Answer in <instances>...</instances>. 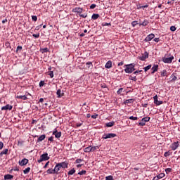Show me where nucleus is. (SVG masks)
I'll use <instances>...</instances> for the list:
<instances>
[{
    "label": "nucleus",
    "instance_id": "nucleus-62",
    "mask_svg": "<svg viewBox=\"0 0 180 180\" xmlns=\"http://www.w3.org/2000/svg\"><path fill=\"white\" fill-rule=\"evenodd\" d=\"M19 164L21 165V167H23V160H20Z\"/></svg>",
    "mask_w": 180,
    "mask_h": 180
},
{
    "label": "nucleus",
    "instance_id": "nucleus-56",
    "mask_svg": "<svg viewBox=\"0 0 180 180\" xmlns=\"http://www.w3.org/2000/svg\"><path fill=\"white\" fill-rule=\"evenodd\" d=\"M50 164V161H48L46 164H45V165L44 166V169H46V168H47V167H49V165Z\"/></svg>",
    "mask_w": 180,
    "mask_h": 180
},
{
    "label": "nucleus",
    "instance_id": "nucleus-31",
    "mask_svg": "<svg viewBox=\"0 0 180 180\" xmlns=\"http://www.w3.org/2000/svg\"><path fill=\"white\" fill-rule=\"evenodd\" d=\"M151 67H152L151 65H148V66L145 67L143 68L145 72H147L148 71V70H151Z\"/></svg>",
    "mask_w": 180,
    "mask_h": 180
},
{
    "label": "nucleus",
    "instance_id": "nucleus-43",
    "mask_svg": "<svg viewBox=\"0 0 180 180\" xmlns=\"http://www.w3.org/2000/svg\"><path fill=\"white\" fill-rule=\"evenodd\" d=\"M166 174H169V172H172V169L171 168H167L165 169Z\"/></svg>",
    "mask_w": 180,
    "mask_h": 180
},
{
    "label": "nucleus",
    "instance_id": "nucleus-47",
    "mask_svg": "<svg viewBox=\"0 0 180 180\" xmlns=\"http://www.w3.org/2000/svg\"><path fill=\"white\" fill-rule=\"evenodd\" d=\"M32 36L34 39H39L40 37V34H33Z\"/></svg>",
    "mask_w": 180,
    "mask_h": 180
},
{
    "label": "nucleus",
    "instance_id": "nucleus-40",
    "mask_svg": "<svg viewBox=\"0 0 180 180\" xmlns=\"http://www.w3.org/2000/svg\"><path fill=\"white\" fill-rule=\"evenodd\" d=\"M105 180H113V176L110 175V176H105Z\"/></svg>",
    "mask_w": 180,
    "mask_h": 180
},
{
    "label": "nucleus",
    "instance_id": "nucleus-24",
    "mask_svg": "<svg viewBox=\"0 0 180 180\" xmlns=\"http://www.w3.org/2000/svg\"><path fill=\"white\" fill-rule=\"evenodd\" d=\"M105 68H112V61L108 60L105 64Z\"/></svg>",
    "mask_w": 180,
    "mask_h": 180
},
{
    "label": "nucleus",
    "instance_id": "nucleus-50",
    "mask_svg": "<svg viewBox=\"0 0 180 180\" xmlns=\"http://www.w3.org/2000/svg\"><path fill=\"white\" fill-rule=\"evenodd\" d=\"M44 81L41 80L40 82H39V86L40 88H41V86H44Z\"/></svg>",
    "mask_w": 180,
    "mask_h": 180
},
{
    "label": "nucleus",
    "instance_id": "nucleus-17",
    "mask_svg": "<svg viewBox=\"0 0 180 180\" xmlns=\"http://www.w3.org/2000/svg\"><path fill=\"white\" fill-rule=\"evenodd\" d=\"M129 79H130L131 81H134L136 82V81H137V78L136 77V75L134 73L131 75L129 77Z\"/></svg>",
    "mask_w": 180,
    "mask_h": 180
},
{
    "label": "nucleus",
    "instance_id": "nucleus-7",
    "mask_svg": "<svg viewBox=\"0 0 180 180\" xmlns=\"http://www.w3.org/2000/svg\"><path fill=\"white\" fill-rule=\"evenodd\" d=\"M179 146H180L179 141H176L172 143V145L170 146V148L173 151H175V150H176Z\"/></svg>",
    "mask_w": 180,
    "mask_h": 180
},
{
    "label": "nucleus",
    "instance_id": "nucleus-5",
    "mask_svg": "<svg viewBox=\"0 0 180 180\" xmlns=\"http://www.w3.org/2000/svg\"><path fill=\"white\" fill-rule=\"evenodd\" d=\"M172 60H174V56H171L169 58L164 57L162 58L163 63H165L166 64H171V63H172Z\"/></svg>",
    "mask_w": 180,
    "mask_h": 180
},
{
    "label": "nucleus",
    "instance_id": "nucleus-21",
    "mask_svg": "<svg viewBox=\"0 0 180 180\" xmlns=\"http://www.w3.org/2000/svg\"><path fill=\"white\" fill-rule=\"evenodd\" d=\"M106 127H112V126H115V122L112 121L110 122H108L105 124Z\"/></svg>",
    "mask_w": 180,
    "mask_h": 180
},
{
    "label": "nucleus",
    "instance_id": "nucleus-41",
    "mask_svg": "<svg viewBox=\"0 0 180 180\" xmlns=\"http://www.w3.org/2000/svg\"><path fill=\"white\" fill-rule=\"evenodd\" d=\"M85 174H86V170H82L81 172H79L78 173V175H85Z\"/></svg>",
    "mask_w": 180,
    "mask_h": 180
},
{
    "label": "nucleus",
    "instance_id": "nucleus-36",
    "mask_svg": "<svg viewBox=\"0 0 180 180\" xmlns=\"http://www.w3.org/2000/svg\"><path fill=\"white\" fill-rule=\"evenodd\" d=\"M137 25H139V21H137V20L133 21V22H131V26H132L133 27H135V26H137Z\"/></svg>",
    "mask_w": 180,
    "mask_h": 180
},
{
    "label": "nucleus",
    "instance_id": "nucleus-33",
    "mask_svg": "<svg viewBox=\"0 0 180 180\" xmlns=\"http://www.w3.org/2000/svg\"><path fill=\"white\" fill-rule=\"evenodd\" d=\"M15 98L17 99H23V96L20 95V94H19V93H17V94L15 95Z\"/></svg>",
    "mask_w": 180,
    "mask_h": 180
},
{
    "label": "nucleus",
    "instance_id": "nucleus-6",
    "mask_svg": "<svg viewBox=\"0 0 180 180\" xmlns=\"http://www.w3.org/2000/svg\"><path fill=\"white\" fill-rule=\"evenodd\" d=\"M147 58H148V52L147 51L144 52V53H142L141 56H139V60H141V61H146Z\"/></svg>",
    "mask_w": 180,
    "mask_h": 180
},
{
    "label": "nucleus",
    "instance_id": "nucleus-57",
    "mask_svg": "<svg viewBox=\"0 0 180 180\" xmlns=\"http://www.w3.org/2000/svg\"><path fill=\"white\" fill-rule=\"evenodd\" d=\"M42 51H43V53H47V52H49V49L48 48H44V49H42Z\"/></svg>",
    "mask_w": 180,
    "mask_h": 180
},
{
    "label": "nucleus",
    "instance_id": "nucleus-37",
    "mask_svg": "<svg viewBox=\"0 0 180 180\" xmlns=\"http://www.w3.org/2000/svg\"><path fill=\"white\" fill-rule=\"evenodd\" d=\"M161 77H167V70H163L160 73Z\"/></svg>",
    "mask_w": 180,
    "mask_h": 180
},
{
    "label": "nucleus",
    "instance_id": "nucleus-34",
    "mask_svg": "<svg viewBox=\"0 0 180 180\" xmlns=\"http://www.w3.org/2000/svg\"><path fill=\"white\" fill-rule=\"evenodd\" d=\"M84 151V153H91V146L85 148Z\"/></svg>",
    "mask_w": 180,
    "mask_h": 180
},
{
    "label": "nucleus",
    "instance_id": "nucleus-63",
    "mask_svg": "<svg viewBox=\"0 0 180 180\" xmlns=\"http://www.w3.org/2000/svg\"><path fill=\"white\" fill-rule=\"evenodd\" d=\"M140 8H142V9H144V8H148V5L146 4L145 6H142Z\"/></svg>",
    "mask_w": 180,
    "mask_h": 180
},
{
    "label": "nucleus",
    "instance_id": "nucleus-20",
    "mask_svg": "<svg viewBox=\"0 0 180 180\" xmlns=\"http://www.w3.org/2000/svg\"><path fill=\"white\" fill-rule=\"evenodd\" d=\"M44 139H46V135L43 134V135H41L38 139H37V142L38 143H40V141H43V140H44Z\"/></svg>",
    "mask_w": 180,
    "mask_h": 180
},
{
    "label": "nucleus",
    "instance_id": "nucleus-3",
    "mask_svg": "<svg viewBox=\"0 0 180 180\" xmlns=\"http://www.w3.org/2000/svg\"><path fill=\"white\" fill-rule=\"evenodd\" d=\"M116 134L113 133H108V134H105L103 135L102 139L104 140H108V139H115L116 137Z\"/></svg>",
    "mask_w": 180,
    "mask_h": 180
},
{
    "label": "nucleus",
    "instance_id": "nucleus-44",
    "mask_svg": "<svg viewBox=\"0 0 180 180\" xmlns=\"http://www.w3.org/2000/svg\"><path fill=\"white\" fill-rule=\"evenodd\" d=\"M130 120H139V117L131 116L129 117Z\"/></svg>",
    "mask_w": 180,
    "mask_h": 180
},
{
    "label": "nucleus",
    "instance_id": "nucleus-54",
    "mask_svg": "<svg viewBox=\"0 0 180 180\" xmlns=\"http://www.w3.org/2000/svg\"><path fill=\"white\" fill-rule=\"evenodd\" d=\"M48 140H49V141H51V142L54 141V136L49 137Z\"/></svg>",
    "mask_w": 180,
    "mask_h": 180
},
{
    "label": "nucleus",
    "instance_id": "nucleus-49",
    "mask_svg": "<svg viewBox=\"0 0 180 180\" xmlns=\"http://www.w3.org/2000/svg\"><path fill=\"white\" fill-rule=\"evenodd\" d=\"M32 19L34 22H37V16L36 15H32Z\"/></svg>",
    "mask_w": 180,
    "mask_h": 180
},
{
    "label": "nucleus",
    "instance_id": "nucleus-38",
    "mask_svg": "<svg viewBox=\"0 0 180 180\" xmlns=\"http://www.w3.org/2000/svg\"><path fill=\"white\" fill-rule=\"evenodd\" d=\"M79 16H80V18H83L84 19H85V18L88 17V13H84V14H79Z\"/></svg>",
    "mask_w": 180,
    "mask_h": 180
},
{
    "label": "nucleus",
    "instance_id": "nucleus-12",
    "mask_svg": "<svg viewBox=\"0 0 180 180\" xmlns=\"http://www.w3.org/2000/svg\"><path fill=\"white\" fill-rule=\"evenodd\" d=\"M12 108H13V106L9 104H7L6 105L3 106L1 108V110H12Z\"/></svg>",
    "mask_w": 180,
    "mask_h": 180
},
{
    "label": "nucleus",
    "instance_id": "nucleus-42",
    "mask_svg": "<svg viewBox=\"0 0 180 180\" xmlns=\"http://www.w3.org/2000/svg\"><path fill=\"white\" fill-rule=\"evenodd\" d=\"M29 162V160L26 159V158H24L23 159V165H27V163Z\"/></svg>",
    "mask_w": 180,
    "mask_h": 180
},
{
    "label": "nucleus",
    "instance_id": "nucleus-2",
    "mask_svg": "<svg viewBox=\"0 0 180 180\" xmlns=\"http://www.w3.org/2000/svg\"><path fill=\"white\" fill-rule=\"evenodd\" d=\"M49 160H50V157H49V153H46L40 156L39 160H38V162L40 164L41 162H43V161H49Z\"/></svg>",
    "mask_w": 180,
    "mask_h": 180
},
{
    "label": "nucleus",
    "instance_id": "nucleus-29",
    "mask_svg": "<svg viewBox=\"0 0 180 180\" xmlns=\"http://www.w3.org/2000/svg\"><path fill=\"white\" fill-rule=\"evenodd\" d=\"M86 65L87 68H92L94 67V65H92V62H87L86 63Z\"/></svg>",
    "mask_w": 180,
    "mask_h": 180
},
{
    "label": "nucleus",
    "instance_id": "nucleus-28",
    "mask_svg": "<svg viewBox=\"0 0 180 180\" xmlns=\"http://www.w3.org/2000/svg\"><path fill=\"white\" fill-rule=\"evenodd\" d=\"M46 173L48 174H56V172L54 171V169H49L47 171H46Z\"/></svg>",
    "mask_w": 180,
    "mask_h": 180
},
{
    "label": "nucleus",
    "instance_id": "nucleus-9",
    "mask_svg": "<svg viewBox=\"0 0 180 180\" xmlns=\"http://www.w3.org/2000/svg\"><path fill=\"white\" fill-rule=\"evenodd\" d=\"M155 37V35L154 34H150L145 38L144 41H151Z\"/></svg>",
    "mask_w": 180,
    "mask_h": 180
},
{
    "label": "nucleus",
    "instance_id": "nucleus-11",
    "mask_svg": "<svg viewBox=\"0 0 180 180\" xmlns=\"http://www.w3.org/2000/svg\"><path fill=\"white\" fill-rule=\"evenodd\" d=\"M53 135L55 136L56 139H60L61 137V132H58L57 129H55L53 131Z\"/></svg>",
    "mask_w": 180,
    "mask_h": 180
},
{
    "label": "nucleus",
    "instance_id": "nucleus-8",
    "mask_svg": "<svg viewBox=\"0 0 180 180\" xmlns=\"http://www.w3.org/2000/svg\"><path fill=\"white\" fill-rule=\"evenodd\" d=\"M83 11L84 8L81 7H75L72 10V12H73L74 13H82Z\"/></svg>",
    "mask_w": 180,
    "mask_h": 180
},
{
    "label": "nucleus",
    "instance_id": "nucleus-14",
    "mask_svg": "<svg viewBox=\"0 0 180 180\" xmlns=\"http://www.w3.org/2000/svg\"><path fill=\"white\" fill-rule=\"evenodd\" d=\"M151 70H152L151 74H154L155 72H157V71H158V65H153Z\"/></svg>",
    "mask_w": 180,
    "mask_h": 180
},
{
    "label": "nucleus",
    "instance_id": "nucleus-16",
    "mask_svg": "<svg viewBox=\"0 0 180 180\" xmlns=\"http://www.w3.org/2000/svg\"><path fill=\"white\" fill-rule=\"evenodd\" d=\"M26 99H32V95H30L29 93H26L23 96V101H26Z\"/></svg>",
    "mask_w": 180,
    "mask_h": 180
},
{
    "label": "nucleus",
    "instance_id": "nucleus-48",
    "mask_svg": "<svg viewBox=\"0 0 180 180\" xmlns=\"http://www.w3.org/2000/svg\"><path fill=\"white\" fill-rule=\"evenodd\" d=\"M123 92V88H120V89L117 90V95H120Z\"/></svg>",
    "mask_w": 180,
    "mask_h": 180
},
{
    "label": "nucleus",
    "instance_id": "nucleus-18",
    "mask_svg": "<svg viewBox=\"0 0 180 180\" xmlns=\"http://www.w3.org/2000/svg\"><path fill=\"white\" fill-rule=\"evenodd\" d=\"M134 102V98H130V99L125 100L124 101V104L127 105L128 103H133Z\"/></svg>",
    "mask_w": 180,
    "mask_h": 180
},
{
    "label": "nucleus",
    "instance_id": "nucleus-52",
    "mask_svg": "<svg viewBox=\"0 0 180 180\" xmlns=\"http://www.w3.org/2000/svg\"><path fill=\"white\" fill-rule=\"evenodd\" d=\"M170 30H171L172 32H175V30H176V27H175V26H172V27H170Z\"/></svg>",
    "mask_w": 180,
    "mask_h": 180
},
{
    "label": "nucleus",
    "instance_id": "nucleus-26",
    "mask_svg": "<svg viewBox=\"0 0 180 180\" xmlns=\"http://www.w3.org/2000/svg\"><path fill=\"white\" fill-rule=\"evenodd\" d=\"M8 148L4 149V150H2V151L0 153V157H2V155H4L8 154Z\"/></svg>",
    "mask_w": 180,
    "mask_h": 180
},
{
    "label": "nucleus",
    "instance_id": "nucleus-1",
    "mask_svg": "<svg viewBox=\"0 0 180 180\" xmlns=\"http://www.w3.org/2000/svg\"><path fill=\"white\" fill-rule=\"evenodd\" d=\"M126 68L124 69V72L126 74H131V72L136 71L134 67H136V64L131 63L129 65H125Z\"/></svg>",
    "mask_w": 180,
    "mask_h": 180
},
{
    "label": "nucleus",
    "instance_id": "nucleus-35",
    "mask_svg": "<svg viewBox=\"0 0 180 180\" xmlns=\"http://www.w3.org/2000/svg\"><path fill=\"white\" fill-rule=\"evenodd\" d=\"M164 176H165V174H164V173H160V174H159L158 175V178L159 179H162V178H164Z\"/></svg>",
    "mask_w": 180,
    "mask_h": 180
},
{
    "label": "nucleus",
    "instance_id": "nucleus-58",
    "mask_svg": "<svg viewBox=\"0 0 180 180\" xmlns=\"http://www.w3.org/2000/svg\"><path fill=\"white\" fill-rule=\"evenodd\" d=\"M18 147H22V141H18Z\"/></svg>",
    "mask_w": 180,
    "mask_h": 180
},
{
    "label": "nucleus",
    "instance_id": "nucleus-46",
    "mask_svg": "<svg viewBox=\"0 0 180 180\" xmlns=\"http://www.w3.org/2000/svg\"><path fill=\"white\" fill-rule=\"evenodd\" d=\"M82 161H84V160L82 159H77L75 160L76 164H81V162H82Z\"/></svg>",
    "mask_w": 180,
    "mask_h": 180
},
{
    "label": "nucleus",
    "instance_id": "nucleus-39",
    "mask_svg": "<svg viewBox=\"0 0 180 180\" xmlns=\"http://www.w3.org/2000/svg\"><path fill=\"white\" fill-rule=\"evenodd\" d=\"M48 75H49V77H50L51 78H53V77H54V72H53V71H49V73H48Z\"/></svg>",
    "mask_w": 180,
    "mask_h": 180
},
{
    "label": "nucleus",
    "instance_id": "nucleus-30",
    "mask_svg": "<svg viewBox=\"0 0 180 180\" xmlns=\"http://www.w3.org/2000/svg\"><path fill=\"white\" fill-rule=\"evenodd\" d=\"M75 174V169H72L68 173V175H74Z\"/></svg>",
    "mask_w": 180,
    "mask_h": 180
},
{
    "label": "nucleus",
    "instance_id": "nucleus-23",
    "mask_svg": "<svg viewBox=\"0 0 180 180\" xmlns=\"http://www.w3.org/2000/svg\"><path fill=\"white\" fill-rule=\"evenodd\" d=\"M82 124H84V121H82L81 122H77L75 124V129H77L78 127H81V126H82Z\"/></svg>",
    "mask_w": 180,
    "mask_h": 180
},
{
    "label": "nucleus",
    "instance_id": "nucleus-10",
    "mask_svg": "<svg viewBox=\"0 0 180 180\" xmlns=\"http://www.w3.org/2000/svg\"><path fill=\"white\" fill-rule=\"evenodd\" d=\"M154 99V103L157 105V106H160V105H162V101H158V96L155 95L153 97Z\"/></svg>",
    "mask_w": 180,
    "mask_h": 180
},
{
    "label": "nucleus",
    "instance_id": "nucleus-27",
    "mask_svg": "<svg viewBox=\"0 0 180 180\" xmlns=\"http://www.w3.org/2000/svg\"><path fill=\"white\" fill-rule=\"evenodd\" d=\"M98 18H99V14L94 13L91 16V19H93V20H96V19H98Z\"/></svg>",
    "mask_w": 180,
    "mask_h": 180
},
{
    "label": "nucleus",
    "instance_id": "nucleus-60",
    "mask_svg": "<svg viewBox=\"0 0 180 180\" xmlns=\"http://www.w3.org/2000/svg\"><path fill=\"white\" fill-rule=\"evenodd\" d=\"M4 148V142H0V150Z\"/></svg>",
    "mask_w": 180,
    "mask_h": 180
},
{
    "label": "nucleus",
    "instance_id": "nucleus-4",
    "mask_svg": "<svg viewBox=\"0 0 180 180\" xmlns=\"http://www.w3.org/2000/svg\"><path fill=\"white\" fill-rule=\"evenodd\" d=\"M150 119H151L150 117H145L142 118V120L139 122V126H146V123H147V122H150Z\"/></svg>",
    "mask_w": 180,
    "mask_h": 180
},
{
    "label": "nucleus",
    "instance_id": "nucleus-61",
    "mask_svg": "<svg viewBox=\"0 0 180 180\" xmlns=\"http://www.w3.org/2000/svg\"><path fill=\"white\" fill-rule=\"evenodd\" d=\"M21 50H22V46H18L17 47V51H20Z\"/></svg>",
    "mask_w": 180,
    "mask_h": 180
},
{
    "label": "nucleus",
    "instance_id": "nucleus-19",
    "mask_svg": "<svg viewBox=\"0 0 180 180\" xmlns=\"http://www.w3.org/2000/svg\"><path fill=\"white\" fill-rule=\"evenodd\" d=\"M56 95H58V98H61L62 96H64V93L61 94V89H58Z\"/></svg>",
    "mask_w": 180,
    "mask_h": 180
},
{
    "label": "nucleus",
    "instance_id": "nucleus-64",
    "mask_svg": "<svg viewBox=\"0 0 180 180\" xmlns=\"http://www.w3.org/2000/svg\"><path fill=\"white\" fill-rule=\"evenodd\" d=\"M176 79H178V77H176V76L173 77V78L172 79V81H176Z\"/></svg>",
    "mask_w": 180,
    "mask_h": 180
},
{
    "label": "nucleus",
    "instance_id": "nucleus-25",
    "mask_svg": "<svg viewBox=\"0 0 180 180\" xmlns=\"http://www.w3.org/2000/svg\"><path fill=\"white\" fill-rule=\"evenodd\" d=\"M148 23H150V22H148V20H145L144 21H143L141 23H140V26H147V25H148Z\"/></svg>",
    "mask_w": 180,
    "mask_h": 180
},
{
    "label": "nucleus",
    "instance_id": "nucleus-45",
    "mask_svg": "<svg viewBox=\"0 0 180 180\" xmlns=\"http://www.w3.org/2000/svg\"><path fill=\"white\" fill-rule=\"evenodd\" d=\"M98 148H99L98 146H93V147H91V151H95V150H97Z\"/></svg>",
    "mask_w": 180,
    "mask_h": 180
},
{
    "label": "nucleus",
    "instance_id": "nucleus-53",
    "mask_svg": "<svg viewBox=\"0 0 180 180\" xmlns=\"http://www.w3.org/2000/svg\"><path fill=\"white\" fill-rule=\"evenodd\" d=\"M95 8H96V4H91L90 6V9H95Z\"/></svg>",
    "mask_w": 180,
    "mask_h": 180
},
{
    "label": "nucleus",
    "instance_id": "nucleus-15",
    "mask_svg": "<svg viewBox=\"0 0 180 180\" xmlns=\"http://www.w3.org/2000/svg\"><path fill=\"white\" fill-rule=\"evenodd\" d=\"M59 165H60L61 168H68V162H62L59 163Z\"/></svg>",
    "mask_w": 180,
    "mask_h": 180
},
{
    "label": "nucleus",
    "instance_id": "nucleus-59",
    "mask_svg": "<svg viewBox=\"0 0 180 180\" xmlns=\"http://www.w3.org/2000/svg\"><path fill=\"white\" fill-rule=\"evenodd\" d=\"M96 117H98V114H94V115H91L92 119H96Z\"/></svg>",
    "mask_w": 180,
    "mask_h": 180
},
{
    "label": "nucleus",
    "instance_id": "nucleus-55",
    "mask_svg": "<svg viewBox=\"0 0 180 180\" xmlns=\"http://www.w3.org/2000/svg\"><path fill=\"white\" fill-rule=\"evenodd\" d=\"M170 154H169V152H165V154H164V157H169Z\"/></svg>",
    "mask_w": 180,
    "mask_h": 180
},
{
    "label": "nucleus",
    "instance_id": "nucleus-32",
    "mask_svg": "<svg viewBox=\"0 0 180 180\" xmlns=\"http://www.w3.org/2000/svg\"><path fill=\"white\" fill-rule=\"evenodd\" d=\"M30 167H27L23 170V174H29L30 172Z\"/></svg>",
    "mask_w": 180,
    "mask_h": 180
},
{
    "label": "nucleus",
    "instance_id": "nucleus-22",
    "mask_svg": "<svg viewBox=\"0 0 180 180\" xmlns=\"http://www.w3.org/2000/svg\"><path fill=\"white\" fill-rule=\"evenodd\" d=\"M13 176L11 174H6L4 176V180L13 179Z\"/></svg>",
    "mask_w": 180,
    "mask_h": 180
},
{
    "label": "nucleus",
    "instance_id": "nucleus-51",
    "mask_svg": "<svg viewBox=\"0 0 180 180\" xmlns=\"http://www.w3.org/2000/svg\"><path fill=\"white\" fill-rule=\"evenodd\" d=\"M139 72H143V70H138L134 72V74L135 75H137V74H139Z\"/></svg>",
    "mask_w": 180,
    "mask_h": 180
},
{
    "label": "nucleus",
    "instance_id": "nucleus-13",
    "mask_svg": "<svg viewBox=\"0 0 180 180\" xmlns=\"http://www.w3.org/2000/svg\"><path fill=\"white\" fill-rule=\"evenodd\" d=\"M53 169V171H55V174H58V171L61 169L60 165L59 163H57Z\"/></svg>",
    "mask_w": 180,
    "mask_h": 180
}]
</instances>
